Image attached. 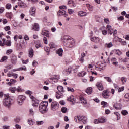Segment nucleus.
<instances>
[{"instance_id": "nucleus-20", "label": "nucleus", "mask_w": 129, "mask_h": 129, "mask_svg": "<svg viewBox=\"0 0 129 129\" xmlns=\"http://www.w3.org/2000/svg\"><path fill=\"white\" fill-rule=\"evenodd\" d=\"M96 86L100 91H102L103 90V85H102V84L100 82H98L96 84Z\"/></svg>"}, {"instance_id": "nucleus-28", "label": "nucleus", "mask_w": 129, "mask_h": 129, "mask_svg": "<svg viewBox=\"0 0 129 129\" xmlns=\"http://www.w3.org/2000/svg\"><path fill=\"white\" fill-rule=\"evenodd\" d=\"M4 46H7V47H11L12 46V42L10 40H7L4 42Z\"/></svg>"}, {"instance_id": "nucleus-44", "label": "nucleus", "mask_w": 129, "mask_h": 129, "mask_svg": "<svg viewBox=\"0 0 129 129\" xmlns=\"http://www.w3.org/2000/svg\"><path fill=\"white\" fill-rule=\"evenodd\" d=\"M5 8L7 10H11V8H12V5H11L10 3H8L6 5Z\"/></svg>"}, {"instance_id": "nucleus-49", "label": "nucleus", "mask_w": 129, "mask_h": 129, "mask_svg": "<svg viewBox=\"0 0 129 129\" xmlns=\"http://www.w3.org/2000/svg\"><path fill=\"white\" fill-rule=\"evenodd\" d=\"M61 110L63 113H66L68 111L67 108L66 107H62Z\"/></svg>"}, {"instance_id": "nucleus-45", "label": "nucleus", "mask_w": 129, "mask_h": 129, "mask_svg": "<svg viewBox=\"0 0 129 129\" xmlns=\"http://www.w3.org/2000/svg\"><path fill=\"white\" fill-rule=\"evenodd\" d=\"M44 51H45V52L46 53H47V55H49V53H50V47H44Z\"/></svg>"}, {"instance_id": "nucleus-53", "label": "nucleus", "mask_w": 129, "mask_h": 129, "mask_svg": "<svg viewBox=\"0 0 129 129\" xmlns=\"http://www.w3.org/2000/svg\"><path fill=\"white\" fill-rule=\"evenodd\" d=\"M68 13L69 15H72V14L74 13V10H73V9H68Z\"/></svg>"}, {"instance_id": "nucleus-48", "label": "nucleus", "mask_w": 129, "mask_h": 129, "mask_svg": "<svg viewBox=\"0 0 129 129\" xmlns=\"http://www.w3.org/2000/svg\"><path fill=\"white\" fill-rule=\"evenodd\" d=\"M19 71H22L24 70V71H27V68L26 67H21L18 69Z\"/></svg>"}, {"instance_id": "nucleus-11", "label": "nucleus", "mask_w": 129, "mask_h": 129, "mask_svg": "<svg viewBox=\"0 0 129 129\" xmlns=\"http://www.w3.org/2000/svg\"><path fill=\"white\" fill-rule=\"evenodd\" d=\"M57 15L58 17L64 16V17H66V18L68 16V15L66 14V11L63 9L59 10L57 12Z\"/></svg>"}, {"instance_id": "nucleus-10", "label": "nucleus", "mask_w": 129, "mask_h": 129, "mask_svg": "<svg viewBox=\"0 0 129 129\" xmlns=\"http://www.w3.org/2000/svg\"><path fill=\"white\" fill-rule=\"evenodd\" d=\"M9 91L12 92V93H15V91H17V92L22 91V89H21V86H18L17 89L16 87H11L9 88Z\"/></svg>"}, {"instance_id": "nucleus-57", "label": "nucleus", "mask_w": 129, "mask_h": 129, "mask_svg": "<svg viewBox=\"0 0 129 129\" xmlns=\"http://www.w3.org/2000/svg\"><path fill=\"white\" fill-rule=\"evenodd\" d=\"M104 23H106V24H109V19L107 18H104Z\"/></svg>"}, {"instance_id": "nucleus-40", "label": "nucleus", "mask_w": 129, "mask_h": 129, "mask_svg": "<svg viewBox=\"0 0 129 129\" xmlns=\"http://www.w3.org/2000/svg\"><path fill=\"white\" fill-rule=\"evenodd\" d=\"M114 114L117 116V120H119V119H120V114L119 113L117 112H115Z\"/></svg>"}, {"instance_id": "nucleus-50", "label": "nucleus", "mask_w": 129, "mask_h": 129, "mask_svg": "<svg viewBox=\"0 0 129 129\" xmlns=\"http://www.w3.org/2000/svg\"><path fill=\"white\" fill-rule=\"evenodd\" d=\"M8 59V56H4L2 58V59L0 60V62H5L6 60Z\"/></svg>"}, {"instance_id": "nucleus-5", "label": "nucleus", "mask_w": 129, "mask_h": 129, "mask_svg": "<svg viewBox=\"0 0 129 129\" xmlns=\"http://www.w3.org/2000/svg\"><path fill=\"white\" fill-rule=\"evenodd\" d=\"M106 118L104 117H101L98 119H95L94 120V123L95 124H99V123H105L106 122Z\"/></svg>"}, {"instance_id": "nucleus-1", "label": "nucleus", "mask_w": 129, "mask_h": 129, "mask_svg": "<svg viewBox=\"0 0 129 129\" xmlns=\"http://www.w3.org/2000/svg\"><path fill=\"white\" fill-rule=\"evenodd\" d=\"M63 45L67 48H72L75 45V41L67 35L63 37Z\"/></svg>"}, {"instance_id": "nucleus-59", "label": "nucleus", "mask_w": 129, "mask_h": 129, "mask_svg": "<svg viewBox=\"0 0 129 129\" xmlns=\"http://www.w3.org/2000/svg\"><path fill=\"white\" fill-rule=\"evenodd\" d=\"M29 113L31 115H34V110L32 108L29 109Z\"/></svg>"}, {"instance_id": "nucleus-13", "label": "nucleus", "mask_w": 129, "mask_h": 129, "mask_svg": "<svg viewBox=\"0 0 129 129\" xmlns=\"http://www.w3.org/2000/svg\"><path fill=\"white\" fill-rule=\"evenodd\" d=\"M79 120H80V121H82L83 123L85 124V123L87 122V117L83 116H79Z\"/></svg>"}, {"instance_id": "nucleus-55", "label": "nucleus", "mask_w": 129, "mask_h": 129, "mask_svg": "<svg viewBox=\"0 0 129 129\" xmlns=\"http://www.w3.org/2000/svg\"><path fill=\"white\" fill-rule=\"evenodd\" d=\"M12 52H13L12 49H8L6 51V54L10 55V54H12Z\"/></svg>"}, {"instance_id": "nucleus-54", "label": "nucleus", "mask_w": 129, "mask_h": 129, "mask_svg": "<svg viewBox=\"0 0 129 129\" xmlns=\"http://www.w3.org/2000/svg\"><path fill=\"white\" fill-rule=\"evenodd\" d=\"M67 90L68 91H69L70 92H74V89L71 87H68Z\"/></svg>"}, {"instance_id": "nucleus-47", "label": "nucleus", "mask_w": 129, "mask_h": 129, "mask_svg": "<svg viewBox=\"0 0 129 129\" xmlns=\"http://www.w3.org/2000/svg\"><path fill=\"white\" fill-rule=\"evenodd\" d=\"M28 123L29 125H33V124H34V121H33L32 119H29L28 120Z\"/></svg>"}, {"instance_id": "nucleus-38", "label": "nucleus", "mask_w": 129, "mask_h": 129, "mask_svg": "<svg viewBox=\"0 0 129 129\" xmlns=\"http://www.w3.org/2000/svg\"><path fill=\"white\" fill-rule=\"evenodd\" d=\"M6 16L7 18H9V19H12L13 18V13L11 12L10 13H7Z\"/></svg>"}, {"instance_id": "nucleus-22", "label": "nucleus", "mask_w": 129, "mask_h": 129, "mask_svg": "<svg viewBox=\"0 0 129 129\" xmlns=\"http://www.w3.org/2000/svg\"><path fill=\"white\" fill-rule=\"evenodd\" d=\"M91 41H92V42H94V43H99L100 40L99 39V38L97 37H93L91 38Z\"/></svg>"}, {"instance_id": "nucleus-37", "label": "nucleus", "mask_w": 129, "mask_h": 129, "mask_svg": "<svg viewBox=\"0 0 129 129\" xmlns=\"http://www.w3.org/2000/svg\"><path fill=\"white\" fill-rule=\"evenodd\" d=\"M5 42H6V39H5V38L2 39V41L1 40H0L1 47L5 46Z\"/></svg>"}, {"instance_id": "nucleus-43", "label": "nucleus", "mask_w": 129, "mask_h": 129, "mask_svg": "<svg viewBox=\"0 0 129 129\" xmlns=\"http://www.w3.org/2000/svg\"><path fill=\"white\" fill-rule=\"evenodd\" d=\"M101 105L103 106V107H107V106H108V103L104 101H102L101 102Z\"/></svg>"}, {"instance_id": "nucleus-35", "label": "nucleus", "mask_w": 129, "mask_h": 129, "mask_svg": "<svg viewBox=\"0 0 129 129\" xmlns=\"http://www.w3.org/2000/svg\"><path fill=\"white\" fill-rule=\"evenodd\" d=\"M41 47H43V44H42V43L39 41L36 44L35 47L36 49H39V48H41Z\"/></svg>"}, {"instance_id": "nucleus-14", "label": "nucleus", "mask_w": 129, "mask_h": 129, "mask_svg": "<svg viewBox=\"0 0 129 129\" xmlns=\"http://www.w3.org/2000/svg\"><path fill=\"white\" fill-rule=\"evenodd\" d=\"M29 13L31 16H35V14H36V7L35 6L31 7L29 10Z\"/></svg>"}, {"instance_id": "nucleus-63", "label": "nucleus", "mask_w": 129, "mask_h": 129, "mask_svg": "<svg viewBox=\"0 0 129 129\" xmlns=\"http://www.w3.org/2000/svg\"><path fill=\"white\" fill-rule=\"evenodd\" d=\"M3 121H8L9 120V117L8 116H5L3 118Z\"/></svg>"}, {"instance_id": "nucleus-60", "label": "nucleus", "mask_w": 129, "mask_h": 129, "mask_svg": "<svg viewBox=\"0 0 129 129\" xmlns=\"http://www.w3.org/2000/svg\"><path fill=\"white\" fill-rule=\"evenodd\" d=\"M4 30L5 31H10V30H11V27H10V26H6L4 28Z\"/></svg>"}, {"instance_id": "nucleus-12", "label": "nucleus", "mask_w": 129, "mask_h": 129, "mask_svg": "<svg viewBox=\"0 0 129 129\" xmlns=\"http://www.w3.org/2000/svg\"><path fill=\"white\" fill-rule=\"evenodd\" d=\"M102 96L105 99H107L109 98V96H110V93H108L107 90H105L102 92Z\"/></svg>"}, {"instance_id": "nucleus-17", "label": "nucleus", "mask_w": 129, "mask_h": 129, "mask_svg": "<svg viewBox=\"0 0 129 129\" xmlns=\"http://www.w3.org/2000/svg\"><path fill=\"white\" fill-rule=\"evenodd\" d=\"M49 46L50 49H51V50H53V51H55V50L58 49V46H57V45H55V43L53 42L50 43Z\"/></svg>"}, {"instance_id": "nucleus-7", "label": "nucleus", "mask_w": 129, "mask_h": 129, "mask_svg": "<svg viewBox=\"0 0 129 129\" xmlns=\"http://www.w3.org/2000/svg\"><path fill=\"white\" fill-rule=\"evenodd\" d=\"M51 109L53 110V111L59 109V103L56 101L53 102L51 103Z\"/></svg>"}, {"instance_id": "nucleus-29", "label": "nucleus", "mask_w": 129, "mask_h": 129, "mask_svg": "<svg viewBox=\"0 0 129 129\" xmlns=\"http://www.w3.org/2000/svg\"><path fill=\"white\" fill-rule=\"evenodd\" d=\"M16 82H17V80L12 79L10 80V82H7L6 84H7V85H12V84H14V83H16Z\"/></svg>"}, {"instance_id": "nucleus-8", "label": "nucleus", "mask_w": 129, "mask_h": 129, "mask_svg": "<svg viewBox=\"0 0 129 129\" xmlns=\"http://www.w3.org/2000/svg\"><path fill=\"white\" fill-rule=\"evenodd\" d=\"M11 62L13 65H17L18 62V58L16 55L12 54L11 56Z\"/></svg>"}, {"instance_id": "nucleus-34", "label": "nucleus", "mask_w": 129, "mask_h": 129, "mask_svg": "<svg viewBox=\"0 0 129 129\" xmlns=\"http://www.w3.org/2000/svg\"><path fill=\"white\" fill-rule=\"evenodd\" d=\"M57 90H58V92H65L64 91V88L62 86H58L57 87Z\"/></svg>"}, {"instance_id": "nucleus-46", "label": "nucleus", "mask_w": 129, "mask_h": 129, "mask_svg": "<svg viewBox=\"0 0 129 129\" xmlns=\"http://www.w3.org/2000/svg\"><path fill=\"white\" fill-rule=\"evenodd\" d=\"M121 80L122 82L123 83V84H125L127 79L125 77H123L121 78Z\"/></svg>"}, {"instance_id": "nucleus-42", "label": "nucleus", "mask_w": 129, "mask_h": 129, "mask_svg": "<svg viewBox=\"0 0 129 129\" xmlns=\"http://www.w3.org/2000/svg\"><path fill=\"white\" fill-rule=\"evenodd\" d=\"M121 114H122V115H127V114H128V112L126 110H123L121 111Z\"/></svg>"}, {"instance_id": "nucleus-56", "label": "nucleus", "mask_w": 129, "mask_h": 129, "mask_svg": "<svg viewBox=\"0 0 129 129\" xmlns=\"http://www.w3.org/2000/svg\"><path fill=\"white\" fill-rule=\"evenodd\" d=\"M74 120L76 122H79L80 120H79V116H76L74 117Z\"/></svg>"}, {"instance_id": "nucleus-21", "label": "nucleus", "mask_w": 129, "mask_h": 129, "mask_svg": "<svg viewBox=\"0 0 129 129\" xmlns=\"http://www.w3.org/2000/svg\"><path fill=\"white\" fill-rule=\"evenodd\" d=\"M121 104L120 103H116L114 105V108L117 110H120V109H121Z\"/></svg>"}, {"instance_id": "nucleus-3", "label": "nucleus", "mask_w": 129, "mask_h": 129, "mask_svg": "<svg viewBox=\"0 0 129 129\" xmlns=\"http://www.w3.org/2000/svg\"><path fill=\"white\" fill-rule=\"evenodd\" d=\"M49 102L47 101L42 102L39 105V111L41 113H46L47 112V107Z\"/></svg>"}, {"instance_id": "nucleus-64", "label": "nucleus", "mask_w": 129, "mask_h": 129, "mask_svg": "<svg viewBox=\"0 0 129 129\" xmlns=\"http://www.w3.org/2000/svg\"><path fill=\"white\" fill-rule=\"evenodd\" d=\"M2 128L3 129H10V126L4 125V126H3Z\"/></svg>"}, {"instance_id": "nucleus-23", "label": "nucleus", "mask_w": 129, "mask_h": 129, "mask_svg": "<svg viewBox=\"0 0 129 129\" xmlns=\"http://www.w3.org/2000/svg\"><path fill=\"white\" fill-rule=\"evenodd\" d=\"M78 15L79 17H84V16H87V13L86 12L80 11L78 12Z\"/></svg>"}, {"instance_id": "nucleus-18", "label": "nucleus", "mask_w": 129, "mask_h": 129, "mask_svg": "<svg viewBox=\"0 0 129 129\" xmlns=\"http://www.w3.org/2000/svg\"><path fill=\"white\" fill-rule=\"evenodd\" d=\"M64 51L62 48H59L56 50V54L59 56V57H62L63 56V53Z\"/></svg>"}, {"instance_id": "nucleus-2", "label": "nucleus", "mask_w": 129, "mask_h": 129, "mask_svg": "<svg viewBox=\"0 0 129 129\" xmlns=\"http://www.w3.org/2000/svg\"><path fill=\"white\" fill-rule=\"evenodd\" d=\"M5 98L3 100V104L5 107L10 108L12 103H13V98L10 96V94L4 95Z\"/></svg>"}, {"instance_id": "nucleus-6", "label": "nucleus", "mask_w": 129, "mask_h": 129, "mask_svg": "<svg viewBox=\"0 0 129 129\" xmlns=\"http://www.w3.org/2000/svg\"><path fill=\"white\" fill-rule=\"evenodd\" d=\"M17 103L19 105H22L24 100H26V96L24 95H19L17 99Z\"/></svg>"}, {"instance_id": "nucleus-51", "label": "nucleus", "mask_w": 129, "mask_h": 129, "mask_svg": "<svg viewBox=\"0 0 129 129\" xmlns=\"http://www.w3.org/2000/svg\"><path fill=\"white\" fill-rule=\"evenodd\" d=\"M37 125H43L44 124V121H37L36 122Z\"/></svg>"}, {"instance_id": "nucleus-9", "label": "nucleus", "mask_w": 129, "mask_h": 129, "mask_svg": "<svg viewBox=\"0 0 129 129\" xmlns=\"http://www.w3.org/2000/svg\"><path fill=\"white\" fill-rule=\"evenodd\" d=\"M41 35L43 36H46L47 38L50 37V34H49V30L47 28H44L41 32Z\"/></svg>"}, {"instance_id": "nucleus-39", "label": "nucleus", "mask_w": 129, "mask_h": 129, "mask_svg": "<svg viewBox=\"0 0 129 129\" xmlns=\"http://www.w3.org/2000/svg\"><path fill=\"white\" fill-rule=\"evenodd\" d=\"M85 75H86V72H81L79 74V76L80 77H83V76H85Z\"/></svg>"}, {"instance_id": "nucleus-58", "label": "nucleus", "mask_w": 129, "mask_h": 129, "mask_svg": "<svg viewBox=\"0 0 129 129\" xmlns=\"http://www.w3.org/2000/svg\"><path fill=\"white\" fill-rule=\"evenodd\" d=\"M6 68L7 69H13V65L9 64L6 66Z\"/></svg>"}, {"instance_id": "nucleus-4", "label": "nucleus", "mask_w": 129, "mask_h": 129, "mask_svg": "<svg viewBox=\"0 0 129 129\" xmlns=\"http://www.w3.org/2000/svg\"><path fill=\"white\" fill-rule=\"evenodd\" d=\"M59 79H60V75H53L51 78L48 79V81H49L50 83H56L58 82Z\"/></svg>"}, {"instance_id": "nucleus-31", "label": "nucleus", "mask_w": 129, "mask_h": 129, "mask_svg": "<svg viewBox=\"0 0 129 129\" xmlns=\"http://www.w3.org/2000/svg\"><path fill=\"white\" fill-rule=\"evenodd\" d=\"M33 56H34V50L33 49H30L29 50V57L30 58H33Z\"/></svg>"}, {"instance_id": "nucleus-25", "label": "nucleus", "mask_w": 129, "mask_h": 129, "mask_svg": "<svg viewBox=\"0 0 129 129\" xmlns=\"http://www.w3.org/2000/svg\"><path fill=\"white\" fill-rule=\"evenodd\" d=\"M33 103L32 106L35 107H37L39 105V103H40V101L38 100H36L35 99L32 101Z\"/></svg>"}, {"instance_id": "nucleus-32", "label": "nucleus", "mask_w": 129, "mask_h": 129, "mask_svg": "<svg viewBox=\"0 0 129 129\" xmlns=\"http://www.w3.org/2000/svg\"><path fill=\"white\" fill-rule=\"evenodd\" d=\"M86 92L88 95L91 94L92 93V88L91 87L88 88L86 90Z\"/></svg>"}, {"instance_id": "nucleus-19", "label": "nucleus", "mask_w": 129, "mask_h": 129, "mask_svg": "<svg viewBox=\"0 0 129 129\" xmlns=\"http://www.w3.org/2000/svg\"><path fill=\"white\" fill-rule=\"evenodd\" d=\"M32 29L34 31H40V25L38 23H34Z\"/></svg>"}, {"instance_id": "nucleus-61", "label": "nucleus", "mask_w": 129, "mask_h": 129, "mask_svg": "<svg viewBox=\"0 0 129 129\" xmlns=\"http://www.w3.org/2000/svg\"><path fill=\"white\" fill-rule=\"evenodd\" d=\"M118 92H121L124 90V87H122L121 88H119L118 89Z\"/></svg>"}, {"instance_id": "nucleus-30", "label": "nucleus", "mask_w": 129, "mask_h": 129, "mask_svg": "<svg viewBox=\"0 0 129 129\" xmlns=\"http://www.w3.org/2000/svg\"><path fill=\"white\" fill-rule=\"evenodd\" d=\"M105 48H111L112 47H113V44H112V42H110L108 43H105Z\"/></svg>"}, {"instance_id": "nucleus-16", "label": "nucleus", "mask_w": 129, "mask_h": 129, "mask_svg": "<svg viewBox=\"0 0 129 129\" xmlns=\"http://www.w3.org/2000/svg\"><path fill=\"white\" fill-rule=\"evenodd\" d=\"M71 71H72V68L69 67L68 69L63 70V74L64 75H69L71 73Z\"/></svg>"}, {"instance_id": "nucleus-24", "label": "nucleus", "mask_w": 129, "mask_h": 129, "mask_svg": "<svg viewBox=\"0 0 129 129\" xmlns=\"http://www.w3.org/2000/svg\"><path fill=\"white\" fill-rule=\"evenodd\" d=\"M68 5H69V6L72 7H73L74 8H75V7H76V3L73 2V0H69Z\"/></svg>"}, {"instance_id": "nucleus-27", "label": "nucleus", "mask_w": 129, "mask_h": 129, "mask_svg": "<svg viewBox=\"0 0 129 129\" xmlns=\"http://www.w3.org/2000/svg\"><path fill=\"white\" fill-rule=\"evenodd\" d=\"M63 97V93L62 92H57L56 93V97L57 99H60L61 97Z\"/></svg>"}, {"instance_id": "nucleus-62", "label": "nucleus", "mask_w": 129, "mask_h": 129, "mask_svg": "<svg viewBox=\"0 0 129 129\" xmlns=\"http://www.w3.org/2000/svg\"><path fill=\"white\" fill-rule=\"evenodd\" d=\"M43 42L44 44H46V45L47 44H48V40H47V38H46L45 37L43 38Z\"/></svg>"}, {"instance_id": "nucleus-36", "label": "nucleus", "mask_w": 129, "mask_h": 129, "mask_svg": "<svg viewBox=\"0 0 129 129\" xmlns=\"http://www.w3.org/2000/svg\"><path fill=\"white\" fill-rule=\"evenodd\" d=\"M104 79H106L108 82H109V83H113L112 80H111V78L109 77H104Z\"/></svg>"}, {"instance_id": "nucleus-26", "label": "nucleus", "mask_w": 129, "mask_h": 129, "mask_svg": "<svg viewBox=\"0 0 129 129\" xmlns=\"http://www.w3.org/2000/svg\"><path fill=\"white\" fill-rule=\"evenodd\" d=\"M18 6L20 8H26V7H27V4L22 1H20L18 2Z\"/></svg>"}, {"instance_id": "nucleus-41", "label": "nucleus", "mask_w": 129, "mask_h": 129, "mask_svg": "<svg viewBox=\"0 0 129 129\" xmlns=\"http://www.w3.org/2000/svg\"><path fill=\"white\" fill-rule=\"evenodd\" d=\"M68 100L71 102H73V101H74V96H71L68 98Z\"/></svg>"}, {"instance_id": "nucleus-52", "label": "nucleus", "mask_w": 129, "mask_h": 129, "mask_svg": "<svg viewBox=\"0 0 129 129\" xmlns=\"http://www.w3.org/2000/svg\"><path fill=\"white\" fill-rule=\"evenodd\" d=\"M116 54L117 55H118V56H121V54H122V53L121 52V51H120V50H119V49H117L116 50Z\"/></svg>"}, {"instance_id": "nucleus-15", "label": "nucleus", "mask_w": 129, "mask_h": 129, "mask_svg": "<svg viewBox=\"0 0 129 129\" xmlns=\"http://www.w3.org/2000/svg\"><path fill=\"white\" fill-rule=\"evenodd\" d=\"M106 30H107L108 34L110 35H112V33H113V29H112V27H111V25H107Z\"/></svg>"}, {"instance_id": "nucleus-33", "label": "nucleus", "mask_w": 129, "mask_h": 129, "mask_svg": "<svg viewBox=\"0 0 129 129\" xmlns=\"http://www.w3.org/2000/svg\"><path fill=\"white\" fill-rule=\"evenodd\" d=\"M86 7L87 8H88L89 11H90V12H92V11H93V6L90 5L89 4H86Z\"/></svg>"}]
</instances>
